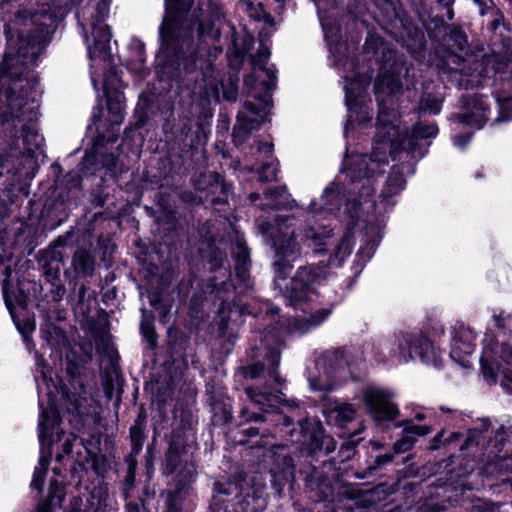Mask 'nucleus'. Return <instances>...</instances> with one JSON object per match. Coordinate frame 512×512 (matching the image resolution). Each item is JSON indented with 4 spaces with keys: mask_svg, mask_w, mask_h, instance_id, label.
Listing matches in <instances>:
<instances>
[{
    "mask_svg": "<svg viewBox=\"0 0 512 512\" xmlns=\"http://www.w3.org/2000/svg\"><path fill=\"white\" fill-rule=\"evenodd\" d=\"M73 263L77 271L86 273L92 269L93 261L90 253L85 250H79L73 257Z\"/></svg>",
    "mask_w": 512,
    "mask_h": 512,
    "instance_id": "obj_24",
    "label": "nucleus"
},
{
    "mask_svg": "<svg viewBox=\"0 0 512 512\" xmlns=\"http://www.w3.org/2000/svg\"><path fill=\"white\" fill-rule=\"evenodd\" d=\"M166 512H181L180 508V494H172L167 500Z\"/></svg>",
    "mask_w": 512,
    "mask_h": 512,
    "instance_id": "obj_33",
    "label": "nucleus"
},
{
    "mask_svg": "<svg viewBox=\"0 0 512 512\" xmlns=\"http://www.w3.org/2000/svg\"><path fill=\"white\" fill-rule=\"evenodd\" d=\"M280 205H282V203H281L280 201H276V202L273 204V207L278 208Z\"/></svg>",
    "mask_w": 512,
    "mask_h": 512,
    "instance_id": "obj_54",
    "label": "nucleus"
},
{
    "mask_svg": "<svg viewBox=\"0 0 512 512\" xmlns=\"http://www.w3.org/2000/svg\"><path fill=\"white\" fill-rule=\"evenodd\" d=\"M121 87L122 81L117 74H105L103 89L107 97L108 121L111 126H119L125 117V98Z\"/></svg>",
    "mask_w": 512,
    "mask_h": 512,
    "instance_id": "obj_12",
    "label": "nucleus"
},
{
    "mask_svg": "<svg viewBox=\"0 0 512 512\" xmlns=\"http://www.w3.org/2000/svg\"><path fill=\"white\" fill-rule=\"evenodd\" d=\"M200 255L203 259H208L209 255L206 253L203 247L199 248Z\"/></svg>",
    "mask_w": 512,
    "mask_h": 512,
    "instance_id": "obj_47",
    "label": "nucleus"
},
{
    "mask_svg": "<svg viewBox=\"0 0 512 512\" xmlns=\"http://www.w3.org/2000/svg\"><path fill=\"white\" fill-rule=\"evenodd\" d=\"M166 15L160 28V53L165 58H183L186 73L197 69L202 75L204 96H218V86L211 78L212 64L205 58L207 47L220 38V27L216 5L212 0H198L191 19L183 18L189 6L182 0H165Z\"/></svg>",
    "mask_w": 512,
    "mask_h": 512,
    "instance_id": "obj_3",
    "label": "nucleus"
},
{
    "mask_svg": "<svg viewBox=\"0 0 512 512\" xmlns=\"http://www.w3.org/2000/svg\"><path fill=\"white\" fill-rule=\"evenodd\" d=\"M141 329L143 334L148 338L149 341H153V331L149 320L143 319L141 321Z\"/></svg>",
    "mask_w": 512,
    "mask_h": 512,
    "instance_id": "obj_35",
    "label": "nucleus"
},
{
    "mask_svg": "<svg viewBox=\"0 0 512 512\" xmlns=\"http://www.w3.org/2000/svg\"><path fill=\"white\" fill-rule=\"evenodd\" d=\"M472 133L468 132L464 135H455L453 137V144L457 148L463 149L471 140Z\"/></svg>",
    "mask_w": 512,
    "mask_h": 512,
    "instance_id": "obj_34",
    "label": "nucleus"
},
{
    "mask_svg": "<svg viewBox=\"0 0 512 512\" xmlns=\"http://www.w3.org/2000/svg\"><path fill=\"white\" fill-rule=\"evenodd\" d=\"M205 239L207 241V244H206L207 248H209V250H211L214 247L215 240L213 239L212 235H210L209 237H206Z\"/></svg>",
    "mask_w": 512,
    "mask_h": 512,
    "instance_id": "obj_44",
    "label": "nucleus"
},
{
    "mask_svg": "<svg viewBox=\"0 0 512 512\" xmlns=\"http://www.w3.org/2000/svg\"><path fill=\"white\" fill-rule=\"evenodd\" d=\"M449 19H452V13L449 11Z\"/></svg>",
    "mask_w": 512,
    "mask_h": 512,
    "instance_id": "obj_57",
    "label": "nucleus"
},
{
    "mask_svg": "<svg viewBox=\"0 0 512 512\" xmlns=\"http://www.w3.org/2000/svg\"><path fill=\"white\" fill-rule=\"evenodd\" d=\"M426 417L427 416L424 413H417L415 415V419L418 420V421H422V420L426 419Z\"/></svg>",
    "mask_w": 512,
    "mask_h": 512,
    "instance_id": "obj_48",
    "label": "nucleus"
},
{
    "mask_svg": "<svg viewBox=\"0 0 512 512\" xmlns=\"http://www.w3.org/2000/svg\"><path fill=\"white\" fill-rule=\"evenodd\" d=\"M443 432H440L435 438H434V444L433 448L438 447V443L440 442V438L442 437Z\"/></svg>",
    "mask_w": 512,
    "mask_h": 512,
    "instance_id": "obj_46",
    "label": "nucleus"
},
{
    "mask_svg": "<svg viewBox=\"0 0 512 512\" xmlns=\"http://www.w3.org/2000/svg\"><path fill=\"white\" fill-rule=\"evenodd\" d=\"M357 397L364 403L367 412L379 425L396 420L400 414L394 403L395 393L387 388L367 385Z\"/></svg>",
    "mask_w": 512,
    "mask_h": 512,
    "instance_id": "obj_10",
    "label": "nucleus"
},
{
    "mask_svg": "<svg viewBox=\"0 0 512 512\" xmlns=\"http://www.w3.org/2000/svg\"><path fill=\"white\" fill-rule=\"evenodd\" d=\"M53 474H54L55 476H60V474H61V470H60L58 467H54V468H53Z\"/></svg>",
    "mask_w": 512,
    "mask_h": 512,
    "instance_id": "obj_49",
    "label": "nucleus"
},
{
    "mask_svg": "<svg viewBox=\"0 0 512 512\" xmlns=\"http://www.w3.org/2000/svg\"><path fill=\"white\" fill-rule=\"evenodd\" d=\"M196 476L195 465L186 462L184 469L181 471V481L185 483L192 481Z\"/></svg>",
    "mask_w": 512,
    "mask_h": 512,
    "instance_id": "obj_31",
    "label": "nucleus"
},
{
    "mask_svg": "<svg viewBox=\"0 0 512 512\" xmlns=\"http://www.w3.org/2000/svg\"><path fill=\"white\" fill-rule=\"evenodd\" d=\"M350 184L347 188V195H342L338 185L331 184L324 190L320 202L312 201L309 206V215L315 222L304 233L298 232L289 217L277 216L273 223L260 222L258 228L263 236L270 241L274 251L275 260L273 262V271L275 285L283 292L289 305L301 307L303 302L313 301L317 297V289L324 282L332 277L329 266L339 267L343 261L351 254L354 241L350 231L344 233L340 241L335 245L328 263L320 261L318 264H309L299 267L295 277L290 281L291 286L284 287L282 281L293 269L294 262L301 255L303 243L312 246L316 253H322L326 249V239L330 237L332 229L326 224L317 225V222L329 220L332 217H341V203L345 200L343 214L349 216L353 221L364 215H380L378 211L367 213L359 206L360 199L353 200L350 194Z\"/></svg>",
    "mask_w": 512,
    "mask_h": 512,
    "instance_id": "obj_1",
    "label": "nucleus"
},
{
    "mask_svg": "<svg viewBox=\"0 0 512 512\" xmlns=\"http://www.w3.org/2000/svg\"><path fill=\"white\" fill-rule=\"evenodd\" d=\"M330 313V309L323 308L315 311L310 315L297 317L293 320L292 323L289 324L288 330L290 333H306L310 329L315 328L319 326L322 322H324L328 318Z\"/></svg>",
    "mask_w": 512,
    "mask_h": 512,
    "instance_id": "obj_19",
    "label": "nucleus"
},
{
    "mask_svg": "<svg viewBox=\"0 0 512 512\" xmlns=\"http://www.w3.org/2000/svg\"><path fill=\"white\" fill-rule=\"evenodd\" d=\"M6 305L12 317L14 324L16 325L18 331L22 334L24 341L29 346V335L35 330L36 323L33 318L27 317L20 321V319L16 316L14 308L12 304L6 299Z\"/></svg>",
    "mask_w": 512,
    "mask_h": 512,
    "instance_id": "obj_21",
    "label": "nucleus"
},
{
    "mask_svg": "<svg viewBox=\"0 0 512 512\" xmlns=\"http://www.w3.org/2000/svg\"><path fill=\"white\" fill-rule=\"evenodd\" d=\"M283 420H284V425L285 426H289L292 423L290 418H288V417H283Z\"/></svg>",
    "mask_w": 512,
    "mask_h": 512,
    "instance_id": "obj_50",
    "label": "nucleus"
},
{
    "mask_svg": "<svg viewBox=\"0 0 512 512\" xmlns=\"http://www.w3.org/2000/svg\"><path fill=\"white\" fill-rule=\"evenodd\" d=\"M475 336L470 329L459 327L452 331L450 357L462 367H469L468 357L474 352Z\"/></svg>",
    "mask_w": 512,
    "mask_h": 512,
    "instance_id": "obj_14",
    "label": "nucleus"
},
{
    "mask_svg": "<svg viewBox=\"0 0 512 512\" xmlns=\"http://www.w3.org/2000/svg\"><path fill=\"white\" fill-rule=\"evenodd\" d=\"M148 299H149V303L155 308V309H159L158 307V304H159V296L157 294H149L148 295Z\"/></svg>",
    "mask_w": 512,
    "mask_h": 512,
    "instance_id": "obj_37",
    "label": "nucleus"
},
{
    "mask_svg": "<svg viewBox=\"0 0 512 512\" xmlns=\"http://www.w3.org/2000/svg\"><path fill=\"white\" fill-rule=\"evenodd\" d=\"M233 257L236 262V270L238 274L244 278L247 272V263L249 260V252L243 241L237 240L235 249L233 250Z\"/></svg>",
    "mask_w": 512,
    "mask_h": 512,
    "instance_id": "obj_22",
    "label": "nucleus"
},
{
    "mask_svg": "<svg viewBox=\"0 0 512 512\" xmlns=\"http://www.w3.org/2000/svg\"><path fill=\"white\" fill-rule=\"evenodd\" d=\"M479 0H474L475 3H478Z\"/></svg>",
    "mask_w": 512,
    "mask_h": 512,
    "instance_id": "obj_58",
    "label": "nucleus"
},
{
    "mask_svg": "<svg viewBox=\"0 0 512 512\" xmlns=\"http://www.w3.org/2000/svg\"><path fill=\"white\" fill-rule=\"evenodd\" d=\"M496 354L500 353L499 358L502 359L507 365L512 366V347L502 345L496 348ZM481 370L484 378L488 382H495L498 373H502L506 378L512 382V369L502 368L498 358L494 357L493 349L484 347L483 354L480 358Z\"/></svg>",
    "mask_w": 512,
    "mask_h": 512,
    "instance_id": "obj_13",
    "label": "nucleus"
},
{
    "mask_svg": "<svg viewBox=\"0 0 512 512\" xmlns=\"http://www.w3.org/2000/svg\"><path fill=\"white\" fill-rule=\"evenodd\" d=\"M259 151H264V153L270 154L272 152V144L265 143L259 146Z\"/></svg>",
    "mask_w": 512,
    "mask_h": 512,
    "instance_id": "obj_38",
    "label": "nucleus"
},
{
    "mask_svg": "<svg viewBox=\"0 0 512 512\" xmlns=\"http://www.w3.org/2000/svg\"><path fill=\"white\" fill-rule=\"evenodd\" d=\"M109 14V5L105 0H101L91 15L92 42L87 40V50L90 59V76L95 90L98 89L97 72L101 69H107L111 64V55L109 43L111 40L110 28L104 23Z\"/></svg>",
    "mask_w": 512,
    "mask_h": 512,
    "instance_id": "obj_7",
    "label": "nucleus"
},
{
    "mask_svg": "<svg viewBox=\"0 0 512 512\" xmlns=\"http://www.w3.org/2000/svg\"><path fill=\"white\" fill-rule=\"evenodd\" d=\"M137 46H138V48H139V49H142V46H143V45H142V43H141V42H137Z\"/></svg>",
    "mask_w": 512,
    "mask_h": 512,
    "instance_id": "obj_56",
    "label": "nucleus"
},
{
    "mask_svg": "<svg viewBox=\"0 0 512 512\" xmlns=\"http://www.w3.org/2000/svg\"><path fill=\"white\" fill-rule=\"evenodd\" d=\"M161 313L163 314V317H165L167 314V310L165 308H163Z\"/></svg>",
    "mask_w": 512,
    "mask_h": 512,
    "instance_id": "obj_55",
    "label": "nucleus"
},
{
    "mask_svg": "<svg viewBox=\"0 0 512 512\" xmlns=\"http://www.w3.org/2000/svg\"><path fill=\"white\" fill-rule=\"evenodd\" d=\"M320 22H321V25H322V29H323V32H324V36L328 42V48H329V51L330 53H332L334 55V57H336V52L338 51V47L336 44H334L330 38H331V35H332V32H333V29L332 28H329L327 27L326 23L324 22L323 18L320 16Z\"/></svg>",
    "mask_w": 512,
    "mask_h": 512,
    "instance_id": "obj_30",
    "label": "nucleus"
},
{
    "mask_svg": "<svg viewBox=\"0 0 512 512\" xmlns=\"http://www.w3.org/2000/svg\"><path fill=\"white\" fill-rule=\"evenodd\" d=\"M258 8L260 10V12L256 15L257 18H261L262 16H265L266 15V12L264 10V7L261 3L258 4Z\"/></svg>",
    "mask_w": 512,
    "mask_h": 512,
    "instance_id": "obj_45",
    "label": "nucleus"
},
{
    "mask_svg": "<svg viewBox=\"0 0 512 512\" xmlns=\"http://www.w3.org/2000/svg\"><path fill=\"white\" fill-rule=\"evenodd\" d=\"M421 112L438 114L441 111V101L435 98L424 97L419 105Z\"/></svg>",
    "mask_w": 512,
    "mask_h": 512,
    "instance_id": "obj_26",
    "label": "nucleus"
},
{
    "mask_svg": "<svg viewBox=\"0 0 512 512\" xmlns=\"http://www.w3.org/2000/svg\"><path fill=\"white\" fill-rule=\"evenodd\" d=\"M345 79V103L348 109V120L344 128L345 137L349 139L356 130L365 131L368 128L371 116L365 91L370 83V78L355 75L351 79L343 75Z\"/></svg>",
    "mask_w": 512,
    "mask_h": 512,
    "instance_id": "obj_9",
    "label": "nucleus"
},
{
    "mask_svg": "<svg viewBox=\"0 0 512 512\" xmlns=\"http://www.w3.org/2000/svg\"><path fill=\"white\" fill-rule=\"evenodd\" d=\"M175 459H176L175 453L172 450H170L168 457H167V465L173 466Z\"/></svg>",
    "mask_w": 512,
    "mask_h": 512,
    "instance_id": "obj_40",
    "label": "nucleus"
},
{
    "mask_svg": "<svg viewBox=\"0 0 512 512\" xmlns=\"http://www.w3.org/2000/svg\"><path fill=\"white\" fill-rule=\"evenodd\" d=\"M309 385L315 391H332L336 387V381L333 379L331 372H325L318 378H310Z\"/></svg>",
    "mask_w": 512,
    "mask_h": 512,
    "instance_id": "obj_23",
    "label": "nucleus"
},
{
    "mask_svg": "<svg viewBox=\"0 0 512 512\" xmlns=\"http://www.w3.org/2000/svg\"><path fill=\"white\" fill-rule=\"evenodd\" d=\"M403 436L395 442V453H404L408 451L415 443V435L424 436L431 432L428 425H415L412 421H406L404 424Z\"/></svg>",
    "mask_w": 512,
    "mask_h": 512,
    "instance_id": "obj_18",
    "label": "nucleus"
},
{
    "mask_svg": "<svg viewBox=\"0 0 512 512\" xmlns=\"http://www.w3.org/2000/svg\"><path fill=\"white\" fill-rule=\"evenodd\" d=\"M311 425H312V423L309 422L308 420H305L304 422L300 423L301 432L303 433V438H304L303 443L306 442V438L308 437V426H311ZM313 426H314V434L311 436V438L317 439L321 433V426L318 422L313 423Z\"/></svg>",
    "mask_w": 512,
    "mask_h": 512,
    "instance_id": "obj_29",
    "label": "nucleus"
},
{
    "mask_svg": "<svg viewBox=\"0 0 512 512\" xmlns=\"http://www.w3.org/2000/svg\"><path fill=\"white\" fill-rule=\"evenodd\" d=\"M495 324L507 334H512V314L500 312L493 315Z\"/></svg>",
    "mask_w": 512,
    "mask_h": 512,
    "instance_id": "obj_27",
    "label": "nucleus"
},
{
    "mask_svg": "<svg viewBox=\"0 0 512 512\" xmlns=\"http://www.w3.org/2000/svg\"><path fill=\"white\" fill-rule=\"evenodd\" d=\"M344 66H349V67L353 68L354 67V63L352 61L346 60L344 62Z\"/></svg>",
    "mask_w": 512,
    "mask_h": 512,
    "instance_id": "obj_51",
    "label": "nucleus"
},
{
    "mask_svg": "<svg viewBox=\"0 0 512 512\" xmlns=\"http://www.w3.org/2000/svg\"><path fill=\"white\" fill-rule=\"evenodd\" d=\"M37 370L40 376H36L38 389V402L41 411L39 419V442L40 457L36 466L31 487L41 492L44 484V475L46 474L50 462L51 449L57 450L62 447L63 453H57L58 462L68 455L73 443L77 440L72 433L66 434L60 429V412L66 410L69 413L80 414V408L84 398L75 392H71L66 386L60 384V381L53 378V371L44 364L42 357L36 354Z\"/></svg>",
    "mask_w": 512,
    "mask_h": 512,
    "instance_id": "obj_4",
    "label": "nucleus"
},
{
    "mask_svg": "<svg viewBox=\"0 0 512 512\" xmlns=\"http://www.w3.org/2000/svg\"><path fill=\"white\" fill-rule=\"evenodd\" d=\"M380 346L382 349L388 350L389 356L396 358L398 362L419 358L427 365L437 366L439 364V355L435 347L418 332L394 334L388 341L380 343Z\"/></svg>",
    "mask_w": 512,
    "mask_h": 512,
    "instance_id": "obj_8",
    "label": "nucleus"
},
{
    "mask_svg": "<svg viewBox=\"0 0 512 512\" xmlns=\"http://www.w3.org/2000/svg\"><path fill=\"white\" fill-rule=\"evenodd\" d=\"M16 59H14L13 57L11 56H5L4 58V61L3 63L1 64V67L0 69L4 72V73H7L9 76H13L14 73L12 71H10L11 69V66L13 64V62L15 61Z\"/></svg>",
    "mask_w": 512,
    "mask_h": 512,
    "instance_id": "obj_36",
    "label": "nucleus"
},
{
    "mask_svg": "<svg viewBox=\"0 0 512 512\" xmlns=\"http://www.w3.org/2000/svg\"><path fill=\"white\" fill-rule=\"evenodd\" d=\"M250 419H252V420H263L264 417L261 416V415H255V416L251 417Z\"/></svg>",
    "mask_w": 512,
    "mask_h": 512,
    "instance_id": "obj_52",
    "label": "nucleus"
},
{
    "mask_svg": "<svg viewBox=\"0 0 512 512\" xmlns=\"http://www.w3.org/2000/svg\"><path fill=\"white\" fill-rule=\"evenodd\" d=\"M259 177L264 181H271L277 178V167L273 164H265L259 171Z\"/></svg>",
    "mask_w": 512,
    "mask_h": 512,
    "instance_id": "obj_28",
    "label": "nucleus"
},
{
    "mask_svg": "<svg viewBox=\"0 0 512 512\" xmlns=\"http://www.w3.org/2000/svg\"><path fill=\"white\" fill-rule=\"evenodd\" d=\"M127 511L128 512H145L143 509H140L137 505L133 506L131 504H129L127 506Z\"/></svg>",
    "mask_w": 512,
    "mask_h": 512,
    "instance_id": "obj_43",
    "label": "nucleus"
},
{
    "mask_svg": "<svg viewBox=\"0 0 512 512\" xmlns=\"http://www.w3.org/2000/svg\"><path fill=\"white\" fill-rule=\"evenodd\" d=\"M489 109L490 104L488 97L477 94H467L463 97L462 114L453 115L451 120L459 129L468 126L474 130H479L488 119Z\"/></svg>",
    "mask_w": 512,
    "mask_h": 512,
    "instance_id": "obj_11",
    "label": "nucleus"
},
{
    "mask_svg": "<svg viewBox=\"0 0 512 512\" xmlns=\"http://www.w3.org/2000/svg\"><path fill=\"white\" fill-rule=\"evenodd\" d=\"M37 117L36 105L23 104V101L18 98L11 97L8 105L0 106V122L4 129H8L11 125L16 128L22 122L28 121L29 124H23L21 141L24 153L29 157L37 158L42 155L43 137L38 134L32 121Z\"/></svg>",
    "mask_w": 512,
    "mask_h": 512,
    "instance_id": "obj_6",
    "label": "nucleus"
},
{
    "mask_svg": "<svg viewBox=\"0 0 512 512\" xmlns=\"http://www.w3.org/2000/svg\"><path fill=\"white\" fill-rule=\"evenodd\" d=\"M131 434H132V438L135 439L136 438V428L131 429Z\"/></svg>",
    "mask_w": 512,
    "mask_h": 512,
    "instance_id": "obj_53",
    "label": "nucleus"
},
{
    "mask_svg": "<svg viewBox=\"0 0 512 512\" xmlns=\"http://www.w3.org/2000/svg\"><path fill=\"white\" fill-rule=\"evenodd\" d=\"M497 102L500 116L496 118V121L512 119V94L508 97H498Z\"/></svg>",
    "mask_w": 512,
    "mask_h": 512,
    "instance_id": "obj_25",
    "label": "nucleus"
},
{
    "mask_svg": "<svg viewBox=\"0 0 512 512\" xmlns=\"http://www.w3.org/2000/svg\"><path fill=\"white\" fill-rule=\"evenodd\" d=\"M391 456H388V455H385V456H380L377 458V463L378 464H384V463H388L391 461Z\"/></svg>",
    "mask_w": 512,
    "mask_h": 512,
    "instance_id": "obj_42",
    "label": "nucleus"
},
{
    "mask_svg": "<svg viewBox=\"0 0 512 512\" xmlns=\"http://www.w3.org/2000/svg\"><path fill=\"white\" fill-rule=\"evenodd\" d=\"M225 99L228 101H235L237 97V80L232 77L229 78V87L223 91Z\"/></svg>",
    "mask_w": 512,
    "mask_h": 512,
    "instance_id": "obj_32",
    "label": "nucleus"
},
{
    "mask_svg": "<svg viewBox=\"0 0 512 512\" xmlns=\"http://www.w3.org/2000/svg\"><path fill=\"white\" fill-rule=\"evenodd\" d=\"M408 74L404 62L395 61L391 69L385 71L376 80L375 95L378 101V118L376 135L371 154H346L342 172L350 178V194L363 211L379 214L387 212L394 206L393 197L400 193L406 184L403 173L398 167H393L380 194L375 196V184L385 171L390 156H396L400 151L414 153L422 140L434 138L438 134L435 124L418 123L407 137L406 129L400 127V120L394 109V97L402 87L401 75Z\"/></svg>",
    "mask_w": 512,
    "mask_h": 512,
    "instance_id": "obj_2",
    "label": "nucleus"
},
{
    "mask_svg": "<svg viewBox=\"0 0 512 512\" xmlns=\"http://www.w3.org/2000/svg\"><path fill=\"white\" fill-rule=\"evenodd\" d=\"M64 499V486L63 482L52 478L49 485V501L40 503L35 512H53L52 504L57 503L60 505ZM68 512H90L84 504L83 499L76 497L70 503V510ZM94 512H102V507L99 505Z\"/></svg>",
    "mask_w": 512,
    "mask_h": 512,
    "instance_id": "obj_16",
    "label": "nucleus"
},
{
    "mask_svg": "<svg viewBox=\"0 0 512 512\" xmlns=\"http://www.w3.org/2000/svg\"><path fill=\"white\" fill-rule=\"evenodd\" d=\"M323 412L330 423L344 426L355 417V409L352 404L339 401L328 402L324 405Z\"/></svg>",
    "mask_w": 512,
    "mask_h": 512,
    "instance_id": "obj_17",
    "label": "nucleus"
},
{
    "mask_svg": "<svg viewBox=\"0 0 512 512\" xmlns=\"http://www.w3.org/2000/svg\"><path fill=\"white\" fill-rule=\"evenodd\" d=\"M270 340L273 343V347H271L265 354L267 367L261 363L257 362L252 364L248 370L247 375L250 378H256L261 375H267L270 378H273L275 382L280 383V377L278 375V365L280 362V340L279 338H274V336L265 335V344H269Z\"/></svg>",
    "mask_w": 512,
    "mask_h": 512,
    "instance_id": "obj_15",
    "label": "nucleus"
},
{
    "mask_svg": "<svg viewBox=\"0 0 512 512\" xmlns=\"http://www.w3.org/2000/svg\"><path fill=\"white\" fill-rule=\"evenodd\" d=\"M248 398L254 402L259 409L266 411V407H273L274 402L278 401L280 397L277 394L262 390L256 387L246 388Z\"/></svg>",
    "mask_w": 512,
    "mask_h": 512,
    "instance_id": "obj_20",
    "label": "nucleus"
},
{
    "mask_svg": "<svg viewBox=\"0 0 512 512\" xmlns=\"http://www.w3.org/2000/svg\"><path fill=\"white\" fill-rule=\"evenodd\" d=\"M278 195H279V192L276 190H270L266 193V197L273 201L277 199Z\"/></svg>",
    "mask_w": 512,
    "mask_h": 512,
    "instance_id": "obj_41",
    "label": "nucleus"
},
{
    "mask_svg": "<svg viewBox=\"0 0 512 512\" xmlns=\"http://www.w3.org/2000/svg\"><path fill=\"white\" fill-rule=\"evenodd\" d=\"M270 52L261 46L253 58V74L244 78L246 86L252 88L255 102L246 101L238 112L237 125L234 127V142L241 144L247 134L256 130L265 121L271 108L270 91L274 86V70L267 67Z\"/></svg>",
    "mask_w": 512,
    "mask_h": 512,
    "instance_id": "obj_5",
    "label": "nucleus"
},
{
    "mask_svg": "<svg viewBox=\"0 0 512 512\" xmlns=\"http://www.w3.org/2000/svg\"><path fill=\"white\" fill-rule=\"evenodd\" d=\"M366 250H368V257H371V254L374 251V244L367 245L366 247H361L359 250V254H363Z\"/></svg>",
    "mask_w": 512,
    "mask_h": 512,
    "instance_id": "obj_39",
    "label": "nucleus"
}]
</instances>
